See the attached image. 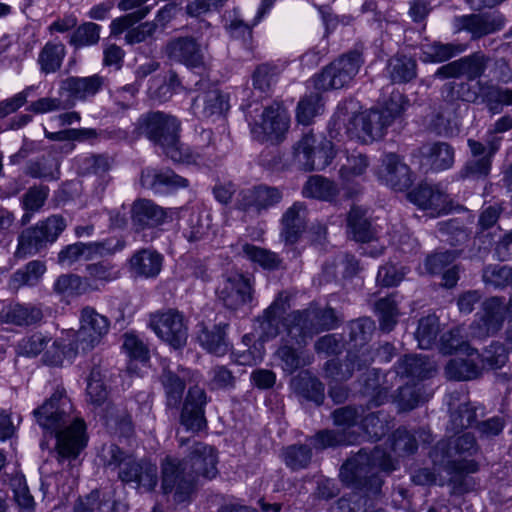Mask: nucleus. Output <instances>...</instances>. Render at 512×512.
Wrapping results in <instances>:
<instances>
[{
    "label": "nucleus",
    "instance_id": "nucleus-64",
    "mask_svg": "<svg viewBox=\"0 0 512 512\" xmlns=\"http://www.w3.org/2000/svg\"><path fill=\"white\" fill-rule=\"evenodd\" d=\"M417 450L416 437L404 428L395 431L391 439V451L398 456L412 454Z\"/></svg>",
    "mask_w": 512,
    "mask_h": 512
},
{
    "label": "nucleus",
    "instance_id": "nucleus-32",
    "mask_svg": "<svg viewBox=\"0 0 512 512\" xmlns=\"http://www.w3.org/2000/svg\"><path fill=\"white\" fill-rule=\"evenodd\" d=\"M307 209L303 203L296 202L287 209L282 217V236L286 243L294 244L305 231Z\"/></svg>",
    "mask_w": 512,
    "mask_h": 512
},
{
    "label": "nucleus",
    "instance_id": "nucleus-1",
    "mask_svg": "<svg viewBox=\"0 0 512 512\" xmlns=\"http://www.w3.org/2000/svg\"><path fill=\"white\" fill-rule=\"evenodd\" d=\"M33 415L43 430L55 435L59 461L76 459L86 447L85 422L73 415V405L63 387H57Z\"/></svg>",
    "mask_w": 512,
    "mask_h": 512
},
{
    "label": "nucleus",
    "instance_id": "nucleus-13",
    "mask_svg": "<svg viewBox=\"0 0 512 512\" xmlns=\"http://www.w3.org/2000/svg\"><path fill=\"white\" fill-rule=\"evenodd\" d=\"M365 413L364 408L342 407L333 412V420L336 426L343 430L354 427L359 423ZM315 443L320 448H326L336 445H350L356 442L357 437L354 433L346 434L345 431L325 430L316 434Z\"/></svg>",
    "mask_w": 512,
    "mask_h": 512
},
{
    "label": "nucleus",
    "instance_id": "nucleus-30",
    "mask_svg": "<svg viewBox=\"0 0 512 512\" xmlns=\"http://www.w3.org/2000/svg\"><path fill=\"white\" fill-rule=\"evenodd\" d=\"M420 155L422 164L429 166L433 171L447 170L454 163V150L445 142L423 145L420 148Z\"/></svg>",
    "mask_w": 512,
    "mask_h": 512
},
{
    "label": "nucleus",
    "instance_id": "nucleus-52",
    "mask_svg": "<svg viewBox=\"0 0 512 512\" xmlns=\"http://www.w3.org/2000/svg\"><path fill=\"white\" fill-rule=\"evenodd\" d=\"M439 333V320L436 315H428L419 320L415 337L421 349H430Z\"/></svg>",
    "mask_w": 512,
    "mask_h": 512
},
{
    "label": "nucleus",
    "instance_id": "nucleus-48",
    "mask_svg": "<svg viewBox=\"0 0 512 512\" xmlns=\"http://www.w3.org/2000/svg\"><path fill=\"white\" fill-rule=\"evenodd\" d=\"M275 357L280 362L282 369L289 374H292L301 367L309 365L313 359L311 356L304 355L302 351H298L288 345L279 347L275 353Z\"/></svg>",
    "mask_w": 512,
    "mask_h": 512
},
{
    "label": "nucleus",
    "instance_id": "nucleus-27",
    "mask_svg": "<svg viewBox=\"0 0 512 512\" xmlns=\"http://www.w3.org/2000/svg\"><path fill=\"white\" fill-rule=\"evenodd\" d=\"M167 217V211L150 200H137L131 208L132 223L137 230L161 225Z\"/></svg>",
    "mask_w": 512,
    "mask_h": 512
},
{
    "label": "nucleus",
    "instance_id": "nucleus-56",
    "mask_svg": "<svg viewBox=\"0 0 512 512\" xmlns=\"http://www.w3.org/2000/svg\"><path fill=\"white\" fill-rule=\"evenodd\" d=\"M376 312L379 316L380 328L390 332L397 323L399 311L393 296L382 298L377 301Z\"/></svg>",
    "mask_w": 512,
    "mask_h": 512
},
{
    "label": "nucleus",
    "instance_id": "nucleus-41",
    "mask_svg": "<svg viewBox=\"0 0 512 512\" xmlns=\"http://www.w3.org/2000/svg\"><path fill=\"white\" fill-rule=\"evenodd\" d=\"M348 232L357 242H369L374 238V230L366 217V211L352 207L347 217Z\"/></svg>",
    "mask_w": 512,
    "mask_h": 512
},
{
    "label": "nucleus",
    "instance_id": "nucleus-21",
    "mask_svg": "<svg viewBox=\"0 0 512 512\" xmlns=\"http://www.w3.org/2000/svg\"><path fill=\"white\" fill-rule=\"evenodd\" d=\"M505 16L499 11L456 16L453 27L456 32H497L504 29Z\"/></svg>",
    "mask_w": 512,
    "mask_h": 512
},
{
    "label": "nucleus",
    "instance_id": "nucleus-24",
    "mask_svg": "<svg viewBox=\"0 0 512 512\" xmlns=\"http://www.w3.org/2000/svg\"><path fill=\"white\" fill-rule=\"evenodd\" d=\"M409 199L423 210L430 211V216L436 217L449 210V198L438 187L420 185L409 193Z\"/></svg>",
    "mask_w": 512,
    "mask_h": 512
},
{
    "label": "nucleus",
    "instance_id": "nucleus-9",
    "mask_svg": "<svg viewBox=\"0 0 512 512\" xmlns=\"http://www.w3.org/2000/svg\"><path fill=\"white\" fill-rule=\"evenodd\" d=\"M362 63L363 60L358 51L345 53L311 79L313 87L318 91L343 88L352 82Z\"/></svg>",
    "mask_w": 512,
    "mask_h": 512
},
{
    "label": "nucleus",
    "instance_id": "nucleus-11",
    "mask_svg": "<svg viewBox=\"0 0 512 512\" xmlns=\"http://www.w3.org/2000/svg\"><path fill=\"white\" fill-rule=\"evenodd\" d=\"M149 327L164 342L179 349L185 346L188 328L184 316L175 309L158 310L149 316Z\"/></svg>",
    "mask_w": 512,
    "mask_h": 512
},
{
    "label": "nucleus",
    "instance_id": "nucleus-23",
    "mask_svg": "<svg viewBox=\"0 0 512 512\" xmlns=\"http://www.w3.org/2000/svg\"><path fill=\"white\" fill-rule=\"evenodd\" d=\"M166 53L170 59L183 63L189 68L205 66L204 48L190 36L179 37L169 43Z\"/></svg>",
    "mask_w": 512,
    "mask_h": 512
},
{
    "label": "nucleus",
    "instance_id": "nucleus-47",
    "mask_svg": "<svg viewBox=\"0 0 512 512\" xmlns=\"http://www.w3.org/2000/svg\"><path fill=\"white\" fill-rule=\"evenodd\" d=\"M46 271L42 261L33 260L13 273L10 279V286L19 289L25 285H35Z\"/></svg>",
    "mask_w": 512,
    "mask_h": 512
},
{
    "label": "nucleus",
    "instance_id": "nucleus-59",
    "mask_svg": "<svg viewBox=\"0 0 512 512\" xmlns=\"http://www.w3.org/2000/svg\"><path fill=\"white\" fill-rule=\"evenodd\" d=\"M440 349L444 354L460 351L466 356L476 355L479 357L478 351L462 340L460 328L453 329L442 335Z\"/></svg>",
    "mask_w": 512,
    "mask_h": 512
},
{
    "label": "nucleus",
    "instance_id": "nucleus-37",
    "mask_svg": "<svg viewBox=\"0 0 512 512\" xmlns=\"http://www.w3.org/2000/svg\"><path fill=\"white\" fill-rule=\"evenodd\" d=\"M181 372L182 376L176 374L169 368H165L160 376V382L166 396V404L171 408H177L179 406L185 390L186 370L182 369Z\"/></svg>",
    "mask_w": 512,
    "mask_h": 512
},
{
    "label": "nucleus",
    "instance_id": "nucleus-35",
    "mask_svg": "<svg viewBox=\"0 0 512 512\" xmlns=\"http://www.w3.org/2000/svg\"><path fill=\"white\" fill-rule=\"evenodd\" d=\"M476 355L463 357H456L448 362L445 368L447 378L457 381H467L477 378L481 372L480 366Z\"/></svg>",
    "mask_w": 512,
    "mask_h": 512
},
{
    "label": "nucleus",
    "instance_id": "nucleus-26",
    "mask_svg": "<svg viewBox=\"0 0 512 512\" xmlns=\"http://www.w3.org/2000/svg\"><path fill=\"white\" fill-rule=\"evenodd\" d=\"M228 109V103L221 92L215 88H209L200 92L191 105L192 113L199 119H209L221 116Z\"/></svg>",
    "mask_w": 512,
    "mask_h": 512
},
{
    "label": "nucleus",
    "instance_id": "nucleus-53",
    "mask_svg": "<svg viewBox=\"0 0 512 512\" xmlns=\"http://www.w3.org/2000/svg\"><path fill=\"white\" fill-rule=\"evenodd\" d=\"M360 427L370 440L380 439L389 430L387 416L381 411L363 414Z\"/></svg>",
    "mask_w": 512,
    "mask_h": 512
},
{
    "label": "nucleus",
    "instance_id": "nucleus-33",
    "mask_svg": "<svg viewBox=\"0 0 512 512\" xmlns=\"http://www.w3.org/2000/svg\"><path fill=\"white\" fill-rule=\"evenodd\" d=\"M103 78L97 74L89 77H69L62 81L61 89L76 100L94 97L103 86Z\"/></svg>",
    "mask_w": 512,
    "mask_h": 512
},
{
    "label": "nucleus",
    "instance_id": "nucleus-25",
    "mask_svg": "<svg viewBox=\"0 0 512 512\" xmlns=\"http://www.w3.org/2000/svg\"><path fill=\"white\" fill-rule=\"evenodd\" d=\"M484 71V64L480 56L472 55L460 58L439 67L434 77L439 79L459 78L465 76L468 80L478 78Z\"/></svg>",
    "mask_w": 512,
    "mask_h": 512
},
{
    "label": "nucleus",
    "instance_id": "nucleus-50",
    "mask_svg": "<svg viewBox=\"0 0 512 512\" xmlns=\"http://www.w3.org/2000/svg\"><path fill=\"white\" fill-rule=\"evenodd\" d=\"M115 501L109 493L91 492L75 506L74 512H114Z\"/></svg>",
    "mask_w": 512,
    "mask_h": 512
},
{
    "label": "nucleus",
    "instance_id": "nucleus-14",
    "mask_svg": "<svg viewBox=\"0 0 512 512\" xmlns=\"http://www.w3.org/2000/svg\"><path fill=\"white\" fill-rule=\"evenodd\" d=\"M505 322V302L502 297L484 300L470 325L471 338L484 339L500 331Z\"/></svg>",
    "mask_w": 512,
    "mask_h": 512
},
{
    "label": "nucleus",
    "instance_id": "nucleus-19",
    "mask_svg": "<svg viewBox=\"0 0 512 512\" xmlns=\"http://www.w3.org/2000/svg\"><path fill=\"white\" fill-rule=\"evenodd\" d=\"M207 396L203 388L190 387L180 415V423L187 431L198 432L206 428L205 406Z\"/></svg>",
    "mask_w": 512,
    "mask_h": 512
},
{
    "label": "nucleus",
    "instance_id": "nucleus-61",
    "mask_svg": "<svg viewBox=\"0 0 512 512\" xmlns=\"http://www.w3.org/2000/svg\"><path fill=\"white\" fill-rule=\"evenodd\" d=\"M317 9L326 32L343 29L354 21L352 15L336 14L329 5L318 6Z\"/></svg>",
    "mask_w": 512,
    "mask_h": 512
},
{
    "label": "nucleus",
    "instance_id": "nucleus-43",
    "mask_svg": "<svg viewBox=\"0 0 512 512\" xmlns=\"http://www.w3.org/2000/svg\"><path fill=\"white\" fill-rule=\"evenodd\" d=\"M387 73L394 83H407L417 76L416 61L404 55L392 57L387 65Z\"/></svg>",
    "mask_w": 512,
    "mask_h": 512
},
{
    "label": "nucleus",
    "instance_id": "nucleus-28",
    "mask_svg": "<svg viewBox=\"0 0 512 512\" xmlns=\"http://www.w3.org/2000/svg\"><path fill=\"white\" fill-rule=\"evenodd\" d=\"M141 182L143 186L152 189L156 193H165L189 185L186 178L177 175L172 170L156 171L147 169L142 172Z\"/></svg>",
    "mask_w": 512,
    "mask_h": 512
},
{
    "label": "nucleus",
    "instance_id": "nucleus-46",
    "mask_svg": "<svg viewBox=\"0 0 512 512\" xmlns=\"http://www.w3.org/2000/svg\"><path fill=\"white\" fill-rule=\"evenodd\" d=\"M434 366L422 356H406L398 362L397 374L405 377L424 379L431 375Z\"/></svg>",
    "mask_w": 512,
    "mask_h": 512
},
{
    "label": "nucleus",
    "instance_id": "nucleus-55",
    "mask_svg": "<svg viewBox=\"0 0 512 512\" xmlns=\"http://www.w3.org/2000/svg\"><path fill=\"white\" fill-rule=\"evenodd\" d=\"M65 56V48L62 43H47L39 56L41 69L45 73H53L57 71Z\"/></svg>",
    "mask_w": 512,
    "mask_h": 512
},
{
    "label": "nucleus",
    "instance_id": "nucleus-16",
    "mask_svg": "<svg viewBox=\"0 0 512 512\" xmlns=\"http://www.w3.org/2000/svg\"><path fill=\"white\" fill-rule=\"evenodd\" d=\"M313 318H319L320 326L326 330L334 328L337 322L335 312L331 308L321 311L320 315L310 311H296L286 319L288 336L299 345L305 344L306 338L316 332L312 325Z\"/></svg>",
    "mask_w": 512,
    "mask_h": 512
},
{
    "label": "nucleus",
    "instance_id": "nucleus-5",
    "mask_svg": "<svg viewBox=\"0 0 512 512\" xmlns=\"http://www.w3.org/2000/svg\"><path fill=\"white\" fill-rule=\"evenodd\" d=\"M396 469V461L390 453L375 447L371 453L364 449L348 459L341 467L340 478L347 485L355 487H379V471L391 472Z\"/></svg>",
    "mask_w": 512,
    "mask_h": 512
},
{
    "label": "nucleus",
    "instance_id": "nucleus-20",
    "mask_svg": "<svg viewBox=\"0 0 512 512\" xmlns=\"http://www.w3.org/2000/svg\"><path fill=\"white\" fill-rule=\"evenodd\" d=\"M376 176L380 182L394 190L402 191L412 184L410 168L394 153L383 155Z\"/></svg>",
    "mask_w": 512,
    "mask_h": 512
},
{
    "label": "nucleus",
    "instance_id": "nucleus-38",
    "mask_svg": "<svg viewBox=\"0 0 512 512\" xmlns=\"http://www.w3.org/2000/svg\"><path fill=\"white\" fill-rule=\"evenodd\" d=\"M294 391L303 398L322 404L324 400V385L318 378L311 375L308 371L301 372L291 381Z\"/></svg>",
    "mask_w": 512,
    "mask_h": 512
},
{
    "label": "nucleus",
    "instance_id": "nucleus-45",
    "mask_svg": "<svg viewBox=\"0 0 512 512\" xmlns=\"http://www.w3.org/2000/svg\"><path fill=\"white\" fill-rule=\"evenodd\" d=\"M91 285L85 277L76 274H64L54 283V291L64 297L80 296L91 292Z\"/></svg>",
    "mask_w": 512,
    "mask_h": 512
},
{
    "label": "nucleus",
    "instance_id": "nucleus-2",
    "mask_svg": "<svg viewBox=\"0 0 512 512\" xmlns=\"http://www.w3.org/2000/svg\"><path fill=\"white\" fill-rule=\"evenodd\" d=\"M139 134L145 136L172 161L183 164L206 165L210 159L209 146L213 133L210 129H202L199 142L193 148L179 141L181 122L173 115L161 111L141 115L136 123Z\"/></svg>",
    "mask_w": 512,
    "mask_h": 512
},
{
    "label": "nucleus",
    "instance_id": "nucleus-31",
    "mask_svg": "<svg viewBox=\"0 0 512 512\" xmlns=\"http://www.w3.org/2000/svg\"><path fill=\"white\" fill-rule=\"evenodd\" d=\"M161 254L151 249H141L135 252L129 260V269L133 276L154 278L162 268Z\"/></svg>",
    "mask_w": 512,
    "mask_h": 512
},
{
    "label": "nucleus",
    "instance_id": "nucleus-10",
    "mask_svg": "<svg viewBox=\"0 0 512 512\" xmlns=\"http://www.w3.org/2000/svg\"><path fill=\"white\" fill-rule=\"evenodd\" d=\"M66 221L60 215H52L35 226L22 231L18 238L16 254L19 257L34 255L48 244L55 242L65 230Z\"/></svg>",
    "mask_w": 512,
    "mask_h": 512
},
{
    "label": "nucleus",
    "instance_id": "nucleus-6",
    "mask_svg": "<svg viewBox=\"0 0 512 512\" xmlns=\"http://www.w3.org/2000/svg\"><path fill=\"white\" fill-rule=\"evenodd\" d=\"M479 447L475 436L469 432L440 441L430 452L435 465H441L451 475L475 473L478 463L473 459Z\"/></svg>",
    "mask_w": 512,
    "mask_h": 512
},
{
    "label": "nucleus",
    "instance_id": "nucleus-63",
    "mask_svg": "<svg viewBox=\"0 0 512 512\" xmlns=\"http://www.w3.org/2000/svg\"><path fill=\"white\" fill-rule=\"evenodd\" d=\"M483 280L495 288L512 286V270L504 265H489L483 271Z\"/></svg>",
    "mask_w": 512,
    "mask_h": 512
},
{
    "label": "nucleus",
    "instance_id": "nucleus-34",
    "mask_svg": "<svg viewBox=\"0 0 512 512\" xmlns=\"http://www.w3.org/2000/svg\"><path fill=\"white\" fill-rule=\"evenodd\" d=\"M43 317L41 309L33 304L15 303L6 306L0 313V320L17 326H30L39 322Z\"/></svg>",
    "mask_w": 512,
    "mask_h": 512
},
{
    "label": "nucleus",
    "instance_id": "nucleus-49",
    "mask_svg": "<svg viewBox=\"0 0 512 512\" xmlns=\"http://www.w3.org/2000/svg\"><path fill=\"white\" fill-rule=\"evenodd\" d=\"M317 137L312 133L305 134L293 147L294 162L305 171L313 170L311 157L317 146Z\"/></svg>",
    "mask_w": 512,
    "mask_h": 512
},
{
    "label": "nucleus",
    "instance_id": "nucleus-36",
    "mask_svg": "<svg viewBox=\"0 0 512 512\" xmlns=\"http://www.w3.org/2000/svg\"><path fill=\"white\" fill-rule=\"evenodd\" d=\"M467 49V45L460 43L434 42L421 47L420 59L424 63H441L447 61Z\"/></svg>",
    "mask_w": 512,
    "mask_h": 512
},
{
    "label": "nucleus",
    "instance_id": "nucleus-60",
    "mask_svg": "<svg viewBox=\"0 0 512 512\" xmlns=\"http://www.w3.org/2000/svg\"><path fill=\"white\" fill-rule=\"evenodd\" d=\"M122 348L131 360L142 363L149 360V349L147 345L133 332L124 334Z\"/></svg>",
    "mask_w": 512,
    "mask_h": 512
},
{
    "label": "nucleus",
    "instance_id": "nucleus-39",
    "mask_svg": "<svg viewBox=\"0 0 512 512\" xmlns=\"http://www.w3.org/2000/svg\"><path fill=\"white\" fill-rule=\"evenodd\" d=\"M284 312L285 301L282 298V293H279L271 305L265 309L260 318V328L265 339L274 338L278 335L281 318Z\"/></svg>",
    "mask_w": 512,
    "mask_h": 512
},
{
    "label": "nucleus",
    "instance_id": "nucleus-7",
    "mask_svg": "<svg viewBox=\"0 0 512 512\" xmlns=\"http://www.w3.org/2000/svg\"><path fill=\"white\" fill-rule=\"evenodd\" d=\"M101 459L107 467H119V479L127 484H135L137 489L152 491L158 482L156 464L148 460H125L124 452L115 444L105 445Z\"/></svg>",
    "mask_w": 512,
    "mask_h": 512
},
{
    "label": "nucleus",
    "instance_id": "nucleus-15",
    "mask_svg": "<svg viewBox=\"0 0 512 512\" xmlns=\"http://www.w3.org/2000/svg\"><path fill=\"white\" fill-rule=\"evenodd\" d=\"M253 286L251 277L232 272L223 276L216 291L227 308L237 310L253 301Z\"/></svg>",
    "mask_w": 512,
    "mask_h": 512
},
{
    "label": "nucleus",
    "instance_id": "nucleus-54",
    "mask_svg": "<svg viewBox=\"0 0 512 512\" xmlns=\"http://www.w3.org/2000/svg\"><path fill=\"white\" fill-rule=\"evenodd\" d=\"M282 460L293 471L306 468L311 462L312 450L307 445H290L283 449Z\"/></svg>",
    "mask_w": 512,
    "mask_h": 512
},
{
    "label": "nucleus",
    "instance_id": "nucleus-57",
    "mask_svg": "<svg viewBox=\"0 0 512 512\" xmlns=\"http://www.w3.org/2000/svg\"><path fill=\"white\" fill-rule=\"evenodd\" d=\"M482 370L499 369L503 367L508 361V353L502 343L492 342L477 359Z\"/></svg>",
    "mask_w": 512,
    "mask_h": 512
},
{
    "label": "nucleus",
    "instance_id": "nucleus-12",
    "mask_svg": "<svg viewBox=\"0 0 512 512\" xmlns=\"http://www.w3.org/2000/svg\"><path fill=\"white\" fill-rule=\"evenodd\" d=\"M150 10L151 6H145L134 12L115 18L110 24V32H155L158 29L163 30L174 18L177 6L174 3L166 4L157 12L153 22H146L135 28V25L144 19Z\"/></svg>",
    "mask_w": 512,
    "mask_h": 512
},
{
    "label": "nucleus",
    "instance_id": "nucleus-22",
    "mask_svg": "<svg viewBox=\"0 0 512 512\" xmlns=\"http://www.w3.org/2000/svg\"><path fill=\"white\" fill-rule=\"evenodd\" d=\"M373 361V356L368 348L360 349L357 352L350 351L344 363L336 360H329L325 364V376L335 382L348 380L355 369L362 370Z\"/></svg>",
    "mask_w": 512,
    "mask_h": 512
},
{
    "label": "nucleus",
    "instance_id": "nucleus-42",
    "mask_svg": "<svg viewBox=\"0 0 512 512\" xmlns=\"http://www.w3.org/2000/svg\"><path fill=\"white\" fill-rule=\"evenodd\" d=\"M87 282L92 286L91 291L100 290L109 282L120 277V271L113 264L107 262L91 263L86 266Z\"/></svg>",
    "mask_w": 512,
    "mask_h": 512
},
{
    "label": "nucleus",
    "instance_id": "nucleus-29",
    "mask_svg": "<svg viewBox=\"0 0 512 512\" xmlns=\"http://www.w3.org/2000/svg\"><path fill=\"white\" fill-rule=\"evenodd\" d=\"M226 324L211 327L202 326L197 334V341L208 353L221 357L226 355L231 345L227 339Z\"/></svg>",
    "mask_w": 512,
    "mask_h": 512
},
{
    "label": "nucleus",
    "instance_id": "nucleus-17",
    "mask_svg": "<svg viewBox=\"0 0 512 512\" xmlns=\"http://www.w3.org/2000/svg\"><path fill=\"white\" fill-rule=\"evenodd\" d=\"M110 329L108 318L92 307H85L80 314V328L76 335L77 347L89 351L100 344Z\"/></svg>",
    "mask_w": 512,
    "mask_h": 512
},
{
    "label": "nucleus",
    "instance_id": "nucleus-62",
    "mask_svg": "<svg viewBox=\"0 0 512 512\" xmlns=\"http://www.w3.org/2000/svg\"><path fill=\"white\" fill-rule=\"evenodd\" d=\"M335 157L333 143L322 137H317L316 150L313 152L311 161L313 162V170H323L329 166Z\"/></svg>",
    "mask_w": 512,
    "mask_h": 512
},
{
    "label": "nucleus",
    "instance_id": "nucleus-44",
    "mask_svg": "<svg viewBox=\"0 0 512 512\" xmlns=\"http://www.w3.org/2000/svg\"><path fill=\"white\" fill-rule=\"evenodd\" d=\"M235 249L243 257L260 265L264 269H275L280 262L275 253L253 244L239 242L235 245Z\"/></svg>",
    "mask_w": 512,
    "mask_h": 512
},
{
    "label": "nucleus",
    "instance_id": "nucleus-4",
    "mask_svg": "<svg viewBox=\"0 0 512 512\" xmlns=\"http://www.w3.org/2000/svg\"><path fill=\"white\" fill-rule=\"evenodd\" d=\"M357 108V103L352 100L337 107L336 119L345 125L347 136L363 144L382 139L392 124L391 116L384 115L378 108L356 114Z\"/></svg>",
    "mask_w": 512,
    "mask_h": 512
},
{
    "label": "nucleus",
    "instance_id": "nucleus-51",
    "mask_svg": "<svg viewBox=\"0 0 512 512\" xmlns=\"http://www.w3.org/2000/svg\"><path fill=\"white\" fill-rule=\"evenodd\" d=\"M322 112V97L319 93H310L299 101L296 109V119L300 124L309 125L314 117Z\"/></svg>",
    "mask_w": 512,
    "mask_h": 512
},
{
    "label": "nucleus",
    "instance_id": "nucleus-8",
    "mask_svg": "<svg viewBox=\"0 0 512 512\" xmlns=\"http://www.w3.org/2000/svg\"><path fill=\"white\" fill-rule=\"evenodd\" d=\"M245 115L252 137L259 142H280L288 131L289 115L279 103L249 104Z\"/></svg>",
    "mask_w": 512,
    "mask_h": 512
},
{
    "label": "nucleus",
    "instance_id": "nucleus-58",
    "mask_svg": "<svg viewBox=\"0 0 512 512\" xmlns=\"http://www.w3.org/2000/svg\"><path fill=\"white\" fill-rule=\"evenodd\" d=\"M368 166L369 161L364 154L353 152L347 155L346 163L341 166L339 175L343 181L350 182L364 174Z\"/></svg>",
    "mask_w": 512,
    "mask_h": 512
},
{
    "label": "nucleus",
    "instance_id": "nucleus-18",
    "mask_svg": "<svg viewBox=\"0 0 512 512\" xmlns=\"http://www.w3.org/2000/svg\"><path fill=\"white\" fill-rule=\"evenodd\" d=\"M283 198L282 191L277 187L258 185L243 189L237 195V205L244 211L260 213L268 210Z\"/></svg>",
    "mask_w": 512,
    "mask_h": 512
},
{
    "label": "nucleus",
    "instance_id": "nucleus-3",
    "mask_svg": "<svg viewBox=\"0 0 512 512\" xmlns=\"http://www.w3.org/2000/svg\"><path fill=\"white\" fill-rule=\"evenodd\" d=\"M217 455L213 447L196 442L188 458L179 460L167 456L161 464L162 489L165 494L174 492V500L183 503L190 499L199 477H216Z\"/></svg>",
    "mask_w": 512,
    "mask_h": 512
},
{
    "label": "nucleus",
    "instance_id": "nucleus-40",
    "mask_svg": "<svg viewBox=\"0 0 512 512\" xmlns=\"http://www.w3.org/2000/svg\"><path fill=\"white\" fill-rule=\"evenodd\" d=\"M338 193L335 182L321 175L310 176L302 190L304 197L324 201H332Z\"/></svg>",
    "mask_w": 512,
    "mask_h": 512
}]
</instances>
